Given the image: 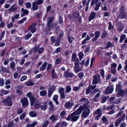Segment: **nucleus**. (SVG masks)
Instances as JSON below:
<instances>
[{
	"mask_svg": "<svg viewBox=\"0 0 127 127\" xmlns=\"http://www.w3.org/2000/svg\"><path fill=\"white\" fill-rule=\"evenodd\" d=\"M34 83L30 81L27 82L25 83V84L28 86H32L34 85Z\"/></svg>",
	"mask_w": 127,
	"mask_h": 127,
	"instance_id": "35",
	"label": "nucleus"
},
{
	"mask_svg": "<svg viewBox=\"0 0 127 127\" xmlns=\"http://www.w3.org/2000/svg\"><path fill=\"white\" fill-rule=\"evenodd\" d=\"M71 61L74 62V69L75 70V72L77 73L81 70V68L79 67V61L78 58H76V56L75 53H73L72 54L71 57Z\"/></svg>",
	"mask_w": 127,
	"mask_h": 127,
	"instance_id": "1",
	"label": "nucleus"
},
{
	"mask_svg": "<svg viewBox=\"0 0 127 127\" xmlns=\"http://www.w3.org/2000/svg\"><path fill=\"white\" fill-rule=\"evenodd\" d=\"M30 116L31 117H34L37 115V113L35 111H31L29 113Z\"/></svg>",
	"mask_w": 127,
	"mask_h": 127,
	"instance_id": "24",
	"label": "nucleus"
},
{
	"mask_svg": "<svg viewBox=\"0 0 127 127\" xmlns=\"http://www.w3.org/2000/svg\"><path fill=\"white\" fill-rule=\"evenodd\" d=\"M67 125V123L63 121L61 123V127H63L66 126Z\"/></svg>",
	"mask_w": 127,
	"mask_h": 127,
	"instance_id": "60",
	"label": "nucleus"
},
{
	"mask_svg": "<svg viewBox=\"0 0 127 127\" xmlns=\"http://www.w3.org/2000/svg\"><path fill=\"white\" fill-rule=\"evenodd\" d=\"M113 90V86L111 85H109L107 87L105 93L106 94H108L112 93Z\"/></svg>",
	"mask_w": 127,
	"mask_h": 127,
	"instance_id": "6",
	"label": "nucleus"
},
{
	"mask_svg": "<svg viewBox=\"0 0 127 127\" xmlns=\"http://www.w3.org/2000/svg\"><path fill=\"white\" fill-rule=\"evenodd\" d=\"M53 17H49L47 19V24H51L53 20Z\"/></svg>",
	"mask_w": 127,
	"mask_h": 127,
	"instance_id": "33",
	"label": "nucleus"
},
{
	"mask_svg": "<svg viewBox=\"0 0 127 127\" xmlns=\"http://www.w3.org/2000/svg\"><path fill=\"white\" fill-rule=\"evenodd\" d=\"M36 24L35 23H33L32 25H30L28 29L29 30H31L32 29L34 28V27L35 26Z\"/></svg>",
	"mask_w": 127,
	"mask_h": 127,
	"instance_id": "61",
	"label": "nucleus"
},
{
	"mask_svg": "<svg viewBox=\"0 0 127 127\" xmlns=\"http://www.w3.org/2000/svg\"><path fill=\"white\" fill-rule=\"evenodd\" d=\"M78 56L80 60H81L83 58L84 54L83 52H80L78 54Z\"/></svg>",
	"mask_w": 127,
	"mask_h": 127,
	"instance_id": "47",
	"label": "nucleus"
},
{
	"mask_svg": "<svg viewBox=\"0 0 127 127\" xmlns=\"http://www.w3.org/2000/svg\"><path fill=\"white\" fill-rule=\"evenodd\" d=\"M40 103L39 102H36L35 104L34 107L35 109H38L40 106Z\"/></svg>",
	"mask_w": 127,
	"mask_h": 127,
	"instance_id": "37",
	"label": "nucleus"
},
{
	"mask_svg": "<svg viewBox=\"0 0 127 127\" xmlns=\"http://www.w3.org/2000/svg\"><path fill=\"white\" fill-rule=\"evenodd\" d=\"M113 47V45L110 42H108L107 43L106 46L105 47L106 48H108L109 47Z\"/></svg>",
	"mask_w": 127,
	"mask_h": 127,
	"instance_id": "41",
	"label": "nucleus"
},
{
	"mask_svg": "<svg viewBox=\"0 0 127 127\" xmlns=\"http://www.w3.org/2000/svg\"><path fill=\"white\" fill-rule=\"evenodd\" d=\"M54 91V90L53 89H49L48 94V95L49 97H50L51 96Z\"/></svg>",
	"mask_w": 127,
	"mask_h": 127,
	"instance_id": "32",
	"label": "nucleus"
},
{
	"mask_svg": "<svg viewBox=\"0 0 127 127\" xmlns=\"http://www.w3.org/2000/svg\"><path fill=\"white\" fill-rule=\"evenodd\" d=\"M90 111L89 109H87L84 110L82 112V117L84 118H86L89 115Z\"/></svg>",
	"mask_w": 127,
	"mask_h": 127,
	"instance_id": "10",
	"label": "nucleus"
},
{
	"mask_svg": "<svg viewBox=\"0 0 127 127\" xmlns=\"http://www.w3.org/2000/svg\"><path fill=\"white\" fill-rule=\"evenodd\" d=\"M102 114V112L100 110V109H98L96 110L94 114L95 115H99L100 114Z\"/></svg>",
	"mask_w": 127,
	"mask_h": 127,
	"instance_id": "42",
	"label": "nucleus"
},
{
	"mask_svg": "<svg viewBox=\"0 0 127 127\" xmlns=\"http://www.w3.org/2000/svg\"><path fill=\"white\" fill-rule=\"evenodd\" d=\"M79 117V116L73 113L69 115L68 117L66 118V120L68 121L71 120L72 121L75 122L78 119Z\"/></svg>",
	"mask_w": 127,
	"mask_h": 127,
	"instance_id": "2",
	"label": "nucleus"
},
{
	"mask_svg": "<svg viewBox=\"0 0 127 127\" xmlns=\"http://www.w3.org/2000/svg\"><path fill=\"white\" fill-rule=\"evenodd\" d=\"M32 34L30 33H28L25 37V39L26 40H27L29 39L31 36Z\"/></svg>",
	"mask_w": 127,
	"mask_h": 127,
	"instance_id": "46",
	"label": "nucleus"
},
{
	"mask_svg": "<svg viewBox=\"0 0 127 127\" xmlns=\"http://www.w3.org/2000/svg\"><path fill=\"white\" fill-rule=\"evenodd\" d=\"M48 106L46 105H41L40 107L41 110L43 111L45 110L47 108Z\"/></svg>",
	"mask_w": 127,
	"mask_h": 127,
	"instance_id": "52",
	"label": "nucleus"
},
{
	"mask_svg": "<svg viewBox=\"0 0 127 127\" xmlns=\"http://www.w3.org/2000/svg\"><path fill=\"white\" fill-rule=\"evenodd\" d=\"M83 106H81L75 112L73 113L77 116L81 114L82 111L83 110Z\"/></svg>",
	"mask_w": 127,
	"mask_h": 127,
	"instance_id": "14",
	"label": "nucleus"
},
{
	"mask_svg": "<svg viewBox=\"0 0 127 127\" xmlns=\"http://www.w3.org/2000/svg\"><path fill=\"white\" fill-rule=\"evenodd\" d=\"M100 33L98 31H96L95 32V36L92 39V41L94 42L96 41L100 36Z\"/></svg>",
	"mask_w": 127,
	"mask_h": 127,
	"instance_id": "12",
	"label": "nucleus"
},
{
	"mask_svg": "<svg viewBox=\"0 0 127 127\" xmlns=\"http://www.w3.org/2000/svg\"><path fill=\"white\" fill-rule=\"evenodd\" d=\"M58 98V96L57 95H55L53 97V100L55 101L56 104L57 105H58L59 104V102L57 101V100Z\"/></svg>",
	"mask_w": 127,
	"mask_h": 127,
	"instance_id": "36",
	"label": "nucleus"
},
{
	"mask_svg": "<svg viewBox=\"0 0 127 127\" xmlns=\"http://www.w3.org/2000/svg\"><path fill=\"white\" fill-rule=\"evenodd\" d=\"M100 95V94L99 93H97L96 94L95 96V97L92 99H91L92 101L96 102L98 101V100L96 99V98L99 97Z\"/></svg>",
	"mask_w": 127,
	"mask_h": 127,
	"instance_id": "23",
	"label": "nucleus"
},
{
	"mask_svg": "<svg viewBox=\"0 0 127 127\" xmlns=\"http://www.w3.org/2000/svg\"><path fill=\"white\" fill-rule=\"evenodd\" d=\"M80 102H84L87 104L89 103L90 101L87 98L85 97H83L80 99Z\"/></svg>",
	"mask_w": 127,
	"mask_h": 127,
	"instance_id": "18",
	"label": "nucleus"
},
{
	"mask_svg": "<svg viewBox=\"0 0 127 127\" xmlns=\"http://www.w3.org/2000/svg\"><path fill=\"white\" fill-rule=\"evenodd\" d=\"M125 92V91L124 89H122L117 93V95L119 96L122 95Z\"/></svg>",
	"mask_w": 127,
	"mask_h": 127,
	"instance_id": "26",
	"label": "nucleus"
},
{
	"mask_svg": "<svg viewBox=\"0 0 127 127\" xmlns=\"http://www.w3.org/2000/svg\"><path fill=\"white\" fill-rule=\"evenodd\" d=\"M68 40L70 43H71L72 42V40H73L74 38L73 37H70L69 36H68Z\"/></svg>",
	"mask_w": 127,
	"mask_h": 127,
	"instance_id": "50",
	"label": "nucleus"
},
{
	"mask_svg": "<svg viewBox=\"0 0 127 127\" xmlns=\"http://www.w3.org/2000/svg\"><path fill=\"white\" fill-rule=\"evenodd\" d=\"M21 10L22 12H23V14H21V16L23 17L25 15L28 14L29 13V11L26 9H24L23 8H22Z\"/></svg>",
	"mask_w": 127,
	"mask_h": 127,
	"instance_id": "25",
	"label": "nucleus"
},
{
	"mask_svg": "<svg viewBox=\"0 0 127 127\" xmlns=\"http://www.w3.org/2000/svg\"><path fill=\"white\" fill-rule=\"evenodd\" d=\"M52 77V79H55L56 78L57 75L55 72V69H52L51 72Z\"/></svg>",
	"mask_w": 127,
	"mask_h": 127,
	"instance_id": "29",
	"label": "nucleus"
},
{
	"mask_svg": "<svg viewBox=\"0 0 127 127\" xmlns=\"http://www.w3.org/2000/svg\"><path fill=\"white\" fill-rule=\"evenodd\" d=\"M117 66V64L116 63H113L112 64H111V69H113V68L116 69V68Z\"/></svg>",
	"mask_w": 127,
	"mask_h": 127,
	"instance_id": "56",
	"label": "nucleus"
},
{
	"mask_svg": "<svg viewBox=\"0 0 127 127\" xmlns=\"http://www.w3.org/2000/svg\"><path fill=\"white\" fill-rule=\"evenodd\" d=\"M27 19V18L26 17H24L21 20H20L19 22L18 23L19 24L22 23L26 21Z\"/></svg>",
	"mask_w": 127,
	"mask_h": 127,
	"instance_id": "57",
	"label": "nucleus"
},
{
	"mask_svg": "<svg viewBox=\"0 0 127 127\" xmlns=\"http://www.w3.org/2000/svg\"><path fill=\"white\" fill-rule=\"evenodd\" d=\"M20 102L22 104V106L23 108H25L28 105V100L26 97L22 98Z\"/></svg>",
	"mask_w": 127,
	"mask_h": 127,
	"instance_id": "5",
	"label": "nucleus"
},
{
	"mask_svg": "<svg viewBox=\"0 0 127 127\" xmlns=\"http://www.w3.org/2000/svg\"><path fill=\"white\" fill-rule=\"evenodd\" d=\"M44 50V49L42 47H41L39 48V47L38 46H37L34 47V52L37 51L38 53H40L42 52Z\"/></svg>",
	"mask_w": 127,
	"mask_h": 127,
	"instance_id": "11",
	"label": "nucleus"
},
{
	"mask_svg": "<svg viewBox=\"0 0 127 127\" xmlns=\"http://www.w3.org/2000/svg\"><path fill=\"white\" fill-rule=\"evenodd\" d=\"M39 4H37V2H33L32 3V9L33 10H37L38 8V6L37 5Z\"/></svg>",
	"mask_w": 127,
	"mask_h": 127,
	"instance_id": "15",
	"label": "nucleus"
},
{
	"mask_svg": "<svg viewBox=\"0 0 127 127\" xmlns=\"http://www.w3.org/2000/svg\"><path fill=\"white\" fill-rule=\"evenodd\" d=\"M0 68L2 72H6L7 73H8L9 72V71L7 68H5L3 66H2Z\"/></svg>",
	"mask_w": 127,
	"mask_h": 127,
	"instance_id": "34",
	"label": "nucleus"
},
{
	"mask_svg": "<svg viewBox=\"0 0 127 127\" xmlns=\"http://www.w3.org/2000/svg\"><path fill=\"white\" fill-rule=\"evenodd\" d=\"M47 94V92L46 90H42L39 92V95L41 96H46Z\"/></svg>",
	"mask_w": 127,
	"mask_h": 127,
	"instance_id": "28",
	"label": "nucleus"
},
{
	"mask_svg": "<svg viewBox=\"0 0 127 127\" xmlns=\"http://www.w3.org/2000/svg\"><path fill=\"white\" fill-rule=\"evenodd\" d=\"M100 0H96L95 2L96 5L95 7L94 10L95 11H98L99 9V7L101 5V3L100 2Z\"/></svg>",
	"mask_w": 127,
	"mask_h": 127,
	"instance_id": "9",
	"label": "nucleus"
},
{
	"mask_svg": "<svg viewBox=\"0 0 127 127\" xmlns=\"http://www.w3.org/2000/svg\"><path fill=\"white\" fill-rule=\"evenodd\" d=\"M66 90L65 91L66 93H69L71 90V88L70 86H67L66 88Z\"/></svg>",
	"mask_w": 127,
	"mask_h": 127,
	"instance_id": "44",
	"label": "nucleus"
},
{
	"mask_svg": "<svg viewBox=\"0 0 127 127\" xmlns=\"http://www.w3.org/2000/svg\"><path fill=\"white\" fill-rule=\"evenodd\" d=\"M106 4L105 2L104 3V6H101L102 9L105 11H106L107 10V8L106 6Z\"/></svg>",
	"mask_w": 127,
	"mask_h": 127,
	"instance_id": "58",
	"label": "nucleus"
},
{
	"mask_svg": "<svg viewBox=\"0 0 127 127\" xmlns=\"http://www.w3.org/2000/svg\"><path fill=\"white\" fill-rule=\"evenodd\" d=\"M9 91H6L3 89H2L1 90V94L2 95H7Z\"/></svg>",
	"mask_w": 127,
	"mask_h": 127,
	"instance_id": "39",
	"label": "nucleus"
},
{
	"mask_svg": "<svg viewBox=\"0 0 127 127\" xmlns=\"http://www.w3.org/2000/svg\"><path fill=\"white\" fill-rule=\"evenodd\" d=\"M91 89L89 87H88L87 89L86 90V95H87L89 94V93H90L91 91Z\"/></svg>",
	"mask_w": 127,
	"mask_h": 127,
	"instance_id": "59",
	"label": "nucleus"
},
{
	"mask_svg": "<svg viewBox=\"0 0 127 127\" xmlns=\"http://www.w3.org/2000/svg\"><path fill=\"white\" fill-rule=\"evenodd\" d=\"M79 16V13L78 12H74L73 14V16L74 18H77Z\"/></svg>",
	"mask_w": 127,
	"mask_h": 127,
	"instance_id": "43",
	"label": "nucleus"
},
{
	"mask_svg": "<svg viewBox=\"0 0 127 127\" xmlns=\"http://www.w3.org/2000/svg\"><path fill=\"white\" fill-rule=\"evenodd\" d=\"M2 102L4 104L8 106H11L12 104V102L11 101V98L10 97H8L4 100Z\"/></svg>",
	"mask_w": 127,
	"mask_h": 127,
	"instance_id": "7",
	"label": "nucleus"
},
{
	"mask_svg": "<svg viewBox=\"0 0 127 127\" xmlns=\"http://www.w3.org/2000/svg\"><path fill=\"white\" fill-rule=\"evenodd\" d=\"M64 90L63 88H60L59 90V92L60 93L61 96L62 98L65 97L64 94Z\"/></svg>",
	"mask_w": 127,
	"mask_h": 127,
	"instance_id": "17",
	"label": "nucleus"
},
{
	"mask_svg": "<svg viewBox=\"0 0 127 127\" xmlns=\"http://www.w3.org/2000/svg\"><path fill=\"white\" fill-rule=\"evenodd\" d=\"M73 105L74 104L73 102L70 101H68L65 103L64 107L66 108H69L72 107Z\"/></svg>",
	"mask_w": 127,
	"mask_h": 127,
	"instance_id": "13",
	"label": "nucleus"
},
{
	"mask_svg": "<svg viewBox=\"0 0 127 127\" xmlns=\"http://www.w3.org/2000/svg\"><path fill=\"white\" fill-rule=\"evenodd\" d=\"M31 105L32 106L33 105L35 101V98L33 96H32L30 98Z\"/></svg>",
	"mask_w": 127,
	"mask_h": 127,
	"instance_id": "27",
	"label": "nucleus"
},
{
	"mask_svg": "<svg viewBox=\"0 0 127 127\" xmlns=\"http://www.w3.org/2000/svg\"><path fill=\"white\" fill-rule=\"evenodd\" d=\"M90 39V36L88 35L86 38L82 42V44L83 45L87 43V41H89Z\"/></svg>",
	"mask_w": 127,
	"mask_h": 127,
	"instance_id": "19",
	"label": "nucleus"
},
{
	"mask_svg": "<svg viewBox=\"0 0 127 127\" xmlns=\"http://www.w3.org/2000/svg\"><path fill=\"white\" fill-rule=\"evenodd\" d=\"M47 64V63L46 62H44L39 68V70L40 71H41L45 69Z\"/></svg>",
	"mask_w": 127,
	"mask_h": 127,
	"instance_id": "22",
	"label": "nucleus"
},
{
	"mask_svg": "<svg viewBox=\"0 0 127 127\" xmlns=\"http://www.w3.org/2000/svg\"><path fill=\"white\" fill-rule=\"evenodd\" d=\"M93 80L92 84H96L98 83V81L100 78V76L98 75L97 76L95 75L93 76Z\"/></svg>",
	"mask_w": 127,
	"mask_h": 127,
	"instance_id": "8",
	"label": "nucleus"
},
{
	"mask_svg": "<svg viewBox=\"0 0 127 127\" xmlns=\"http://www.w3.org/2000/svg\"><path fill=\"white\" fill-rule=\"evenodd\" d=\"M125 65L124 67V69L125 71L127 72V60L125 61Z\"/></svg>",
	"mask_w": 127,
	"mask_h": 127,
	"instance_id": "64",
	"label": "nucleus"
},
{
	"mask_svg": "<svg viewBox=\"0 0 127 127\" xmlns=\"http://www.w3.org/2000/svg\"><path fill=\"white\" fill-rule=\"evenodd\" d=\"M107 32L106 31H103L101 34V37L102 38L104 39L106 37L107 35Z\"/></svg>",
	"mask_w": 127,
	"mask_h": 127,
	"instance_id": "48",
	"label": "nucleus"
},
{
	"mask_svg": "<svg viewBox=\"0 0 127 127\" xmlns=\"http://www.w3.org/2000/svg\"><path fill=\"white\" fill-rule=\"evenodd\" d=\"M122 89V86L121 85V83L120 82L119 84H117L116 86V92H118Z\"/></svg>",
	"mask_w": 127,
	"mask_h": 127,
	"instance_id": "21",
	"label": "nucleus"
},
{
	"mask_svg": "<svg viewBox=\"0 0 127 127\" xmlns=\"http://www.w3.org/2000/svg\"><path fill=\"white\" fill-rule=\"evenodd\" d=\"M113 28V26L112 25V23L111 22H109V23L108 29L109 30H112Z\"/></svg>",
	"mask_w": 127,
	"mask_h": 127,
	"instance_id": "45",
	"label": "nucleus"
},
{
	"mask_svg": "<svg viewBox=\"0 0 127 127\" xmlns=\"http://www.w3.org/2000/svg\"><path fill=\"white\" fill-rule=\"evenodd\" d=\"M119 18L121 19L125 18H126V14L124 12H121L119 16Z\"/></svg>",
	"mask_w": 127,
	"mask_h": 127,
	"instance_id": "31",
	"label": "nucleus"
},
{
	"mask_svg": "<svg viewBox=\"0 0 127 127\" xmlns=\"http://www.w3.org/2000/svg\"><path fill=\"white\" fill-rule=\"evenodd\" d=\"M74 76V74L72 73L69 72L68 70H67L65 71L64 74V76L65 78H71L73 77Z\"/></svg>",
	"mask_w": 127,
	"mask_h": 127,
	"instance_id": "4",
	"label": "nucleus"
},
{
	"mask_svg": "<svg viewBox=\"0 0 127 127\" xmlns=\"http://www.w3.org/2000/svg\"><path fill=\"white\" fill-rule=\"evenodd\" d=\"M49 121L48 120L45 121L42 126V127H46L48 124Z\"/></svg>",
	"mask_w": 127,
	"mask_h": 127,
	"instance_id": "55",
	"label": "nucleus"
},
{
	"mask_svg": "<svg viewBox=\"0 0 127 127\" xmlns=\"http://www.w3.org/2000/svg\"><path fill=\"white\" fill-rule=\"evenodd\" d=\"M125 116V114H123L120 118H118L115 122V126L116 127L118 126L120 123L124 121Z\"/></svg>",
	"mask_w": 127,
	"mask_h": 127,
	"instance_id": "3",
	"label": "nucleus"
},
{
	"mask_svg": "<svg viewBox=\"0 0 127 127\" xmlns=\"http://www.w3.org/2000/svg\"><path fill=\"white\" fill-rule=\"evenodd\" d=\"M126 37V35L125 34L122 35L120 36V42L121 43H122L123 40Z\"/></svg>",
	"mask_w": 127,
	"mask_h": 127,
	"instance_id": "51",
	"label": "nucleus"
},
{
	"mask_svg": "<svg viewBox=\"0 0 127 127\" xmlns=\"http://www.w3.org/2000/svg\"><path fill=\"white\" fill-rule=\"evenodd\" d=\"M36 24L35 23H33L32 25H30L28 29L29 30H31L32 29L34 28V27L35 26Z\"/></svg>",
	"mask_w": 127,
	"mask_h": 127,
	"instance_id": "62",
	"label": "nucleus"
},
{
	"mask_svg": "<svg viewBox=\"0 0 127 127\" xmlns=\"http://www.w3.org/2000/svg\"><path fill=\"white\" fill-rule=\"evenodd\" d=\"M57 118L54 114H52L49 118V119L52 121V123H54L57 120Z\"/></svg>",
	"mask_w": 127,
	"mask_h": 127,
	"instance_id": "20",
	"label": "nucleus"
},
{
	"mask_svg": "<svg viewBox=\"0 0 127 127\" xmlns=\"http://www.w3.org/2000/svg\"><path fill=\"white\" fill-rule=\"evenodd\" d=\"M25 5L26 7L28 8H30L31 6V4L30 2L26 3Z\"/></svg>",
	"mask_w": 127,
	"mask_h": 127,
	"instance_id": "54",
	"label": "nucleus"
},
{
	"mask_svg": "<svg viewBox=\"0 0 127 127\" xmlns=\"http://www.w3.org/2000/svg\"><path fill=\"white\" fill-rule=\"evenodd\" d=\"M123 25L119 26L118 27L117 30L119 32L123 30Z\"/></svg>",
	"mask_w": 127,
	"mask_h": 127,
	"instance_id": "63",
	"label": "nucleus"
},
{
	"mask_svg": "<svg viewBox=\"0 0 127 127\" xmlns=\"http://www.w3.org/2000/svg\"><path fill=\"white\" fill-rule=\"evenodd\" d=\"M109 98V97L108 96L107 97L104 96H103L101 98L102 100L101 101V103H104L106 101L107 99Z\"/></svg>",
	"mask_w": 127,
	"mask_h": 127,
	"instance_id": "40",
	"label": "nucleus"
},
{
	"mask_svg": "<svg viewBox=\"0 0 127 127\" xmlns=\"http://www.w3.org/2000/svg\"><path fill=\"white\" fill-rule=\"evenodd\" d=\"M96 13L94 12H92L90 14L89 17V21L93 20L95 17Z\"/></svg>",
	"mask_w": 127,
	"mask_h": 127,
	"instance_id": "16",
	"label": "nucleus"
},
{
	"mask_svg": "<svg viewBox=\"0 0 127 127\" xmlns=\"http://www.w3.org/2000/svg\"><path fill=\"white\" fill-rule=\"evenodd\" d=\"M26 116V114L25 113H23L21 115L20 117V118L21 120H23L24 118Z\"/></svg>",
	"mask_w": 127,
	"mask_h": 127,
	"instance_id": "49",
	"label": "nucleus"
},
{
	"mask_svg": "<svg viewBox=\"0 0 127 127\" xmlns=\"http://www.w3.org/2000/svg\"><path fill=\"white\" fill-rule=\"evenodd\" d=\"M48 103L50 106L49 109L50 110H53L54 109V106L52 102L50 101L48 102Z\"/></svg>",
	"mask_w": 127,
	"mask_h": 127,
	"instance_id": "30",
	"label": "nucleus"
},
{
	"mask_svg": "<svg viewBox=\"0 0 127 127\" xmlns=\"http://www.w3.org/2000/svg\"><path fill=\"white\" fill-rule=\"evenodd\" d=\"M53 26L51 24H48L47 23V27L46 29V30L47 31H48L50 30Z\"/></svg>",
	"mask_w": 127,
	"mask_h": 127,
	"instance_id": "38",
	"label": "nucleus"
},
{
	"mask_svg": "<svg viewBox=\"0 0 127 127\" xmlns=\"http://www.w3.org/2000/svg\"><path fill=\"white\" fill-rule=\"evenodd\" d=\"M15 62H11L10 64V67L12 69H13L15 68Z\"/></svg>",
	"mask_w": 127,
	"mask_h": 127,
	"instance_id": "53",
	"label": "nucleus"
}]
</instances>
